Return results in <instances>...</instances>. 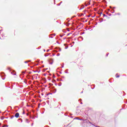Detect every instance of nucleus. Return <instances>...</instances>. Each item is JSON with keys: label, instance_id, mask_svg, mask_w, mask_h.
Masks as SVG:
<instances>
[{"label": "nucleus", "instance_id": "1", "mask_svg": "<svg viewBox=\"0 0 127 127\" xmlns=\"http://www.w3.org/2000/svg\"><path fill=\"white\" fill-rule=\"evenodd\" d=\"M15 118H18L19 117V113H16L15 115Z\"/></svg>", "mask_w": 127, "mask_h": 127}, {"label": "nucleus", "instance_id": "2", "mask_svg": "<svg viewBox=\"0 0 127 127\" xmlns=\"http://www.w3.org/2000/svg\"><path fill=\"white\" fill-rule=\"evenodd\" d=\"M75 120H78L79 121H85L83 119H79V118L78 117H76V118H75Z\"/></svg>", "mask_w": 127, "mask_h": 127}, {"label": "nucleus", "instance_id": "3", "mask_svg": "<svg viewBox=\"0 0 127 127\" xmlns=\"http://www.w3.org/2000/svg\"><path fill=\"white\" fill-rule=\"evenodd\" d=\"M84 7H85V6H84V5H82L81 6L80 9H83V8H84Z\"/></svg>", "mask_w": 127, "mask_h": 127}, {"label": "nucleus", "instance_id": "4", "mask_svg": "<svg viewBox=\"0 0 127 127\" xmlns=\"http://www.w3.org/2000/svg\"><path fill=\"white\" fill-rule=\"evenodd\" d=\"M28 62H30V61H25L24 63H28Z\"/></svg>", "mask_w": 127, "mask_h": 127}, {"label": "nucleus", "instance_id": "5", "mask_svg": "<svg viewBox=\"0 0 127 127\" xmlns=\"http://www.w3.org/2000/svg\"><path fill=\"white\" fill-rule=\"evenodd\" d=\"M90 4H91V3H90V2H88L87 3V5H90Z\"/></svg>", "mask_w": 127, "mask_h": 127}, {"label": "nucleus", "instance_id": "6", "mask_svg": "<svg viewBox=\"0 0 127 127\" xmlns=\"http://www.w3.org/2000/svg\"><path fill=\"white\" fill-rule=\"evenodd\" d=\"M117 75H118V74H116V78H119L120 77V75H117Z\"/></svg>", "mask_w": 127, "mask_h": 127}, {"label": "nucleus", "instance_id": "7", "mask_svg": "<svg viewBox=\"0 0 127 127\" xmlns=\"http://www.w3.org/2000/svg\"><path fill=\"white\" fill-rule=\"evenodd\" d=\"M57 56H60V54H57Z\"/></svg>", "mask_w": 127, "mask_h": 127}, {"label": "nucleus", "instance_id": "8", "mask_svg": "<svg viewBox=\"0 0 127 127\" xmlns=\"http://www.w3.org/2000/svg\"><path fill=\"white\" fill-rule=\"evenodd\" d=\"M85 4V6H88V4Z\"/></svg>", "mask_w": 127, "mask_h": 127}, {"label": "nucleus", "instance_id": "9", "mask_svg": "<svg viewBox=\"0 0 127 127\" xmlns=\"http://www.w3.org/2000/svg\"><path fill=\"white\" fill-rule=\"evenodd\" d=\"M45 57H47V56H48V55H45Z\"/></svg>", "mask_w": 127, "mask_h": 127}, {"label": "nucleus", "instance_id": "10", "mask_svg": "<svg viewBox=\"0 0 127 127\" xmlns=\"http://www.w3.org/2000/svg\"><path fill=\"white\" fill-rule=\"evenodd\" d=\"M49 50H47V52H49Z\"/></svg>", "mask_w": 127, "mask_h": 127}, {"label": "nucleus", "instance_id": "11", "mask_svg": "<svg viewBox=\"0 0 127 127\" xmlns=\"http://www.w3.org/2000/svg\"><path fill=\"white\" fill-rule=\"evenodd\" d=\"M52 35H54V36H55L56 35L55 34H53Z\"/></svg>", "mask_w": 127, "mask_h": 127}, {"label": "nucleus", "instance_id": "12", "mask_svg": "<svg viewBox=\"0 0 127 127\" xmlns=\"http://www.w3.org/2000/svg\"><path fill=\"white\" fill-rule=\"evenodd\" d=\"M50 38H53V37H52V36H50Z\"/></svg>", "mask_w": 127, "mask_h": 127}, {"label": "nucleus", "instance_id": "13", "mask_svg": "<svg viewBox=\"0 0 127 127\" xmlns=\"http://www.w3.org/2000/svg\"><path fill=\"white\" fill-rule=\"evenodd\" d=\"M57 5H60V4H58Z\"/></svg>", "mask_w": 127, "mask_h": 127}, {"label": "nucleus", "instance_id": "14", "mask_svg": "<svg viewBox=\"0 0 127 127\" xmlns=\"http://www.w3.org/2000/svg\"><path fill=\"white\" fill-rule=\"evenodd\" d=\"M80 38H82V39H83V37H80Z\"/></svg>", "mask_w": 127, "mask_h": 127}, {"label": "nucleus", "instance_id": "15", "mask_svg": "<svg viewBox=\"0 0 127 127\" xmlns=\"http://www.w3.org/2000/svg\"><path fill=\"white\" fill-rule=\"evenodd\" d=\"M108 55H109V54H107V55H106V56H108Z\"/></svg>", "mask_w": 127, "mask_h": 127}, {"label": "nucleus", "instance_id": "16", "mask_svg": "<svg viewBox=\"0 0 127 127\" xmlns=\"http://www.w3.org/2000/svg\"><path fill=\"white\" fill-rule=\"evenodd\" d=\"M32 126H33V123L32 124Z\"/></svg>", "mask_w": 127, "mask_h": 127}, {"label": "nucleus", "instance_id": "17", "mask_svg": "<svg viewBox=\"0 0 127 127\" xmlns=\"http://www.w3.org/2000/svg\"><path fill=\"white\" fill-rule=\"evenodd\" d=\"M44 52H45V50H44Z\"/></svg>", "mask_w": 127, "mask_h": 127}, {"label": "nucleus", "instance_id": "18", "mask_svg": "<svg viewBox=\"0 0 127 127\" xmlns=\"http://www.w3.org/2000/svg\"><path fill=\"white\" fill-rule=\"evenodd\" d=\"M80 104H81V105L83 104L82 102H81V103Z\"/></svg>", "mask_w": 127, "mask_h": 127}, {"label": "nucleus", "instance_id": "19", "mask_svg": "<svg viewBox=\"0 0 127 127\" xmlns=\"http://www.w3.org/2000/svg\"><path fill=\"white\" fill-rule=\"evenodd\" d=\"M23 73H25V72H23Z\"/></svg>", "mask_w": 127, "mask_h": 127}, {"label": "nucleus", "instance_id": "20", "mask_svg": "<svg viewBox=\"0 0 127 127\" xmlns=\"http://www.w3.org/2000/svg\"><path fill=\"white\" fill-rule=\"evenodd\" d=\"M60 36H61V37H62V36L61 35Z\"/></svg>", "mask_w": 127, "mask_h": 127}, {"label": "nucleus", "instance_id": "21", "mask_svg": "<svg viewBox=\"0 0 127 127\" xmlns=\"http://www.w3.org/2000/svg\"><path fill=\"white\" fill-rule=\"evenodd\" d=\"M23 115H24V113H23Z\"/></svg>", "mask_w": 127, "mask_h": 127}, {"label": "nucleus", "instance_id": "22", "mask_svg": "<svg viewBox=\"0 0 127 127\" xmlns=\"http://www.w3.org/2000/svg\"><path fill=\"white\" fill-rule=\"evenodd\" d=\"M14 75H16V74L15 73Z\"/></svg>", "mask_w": 127, "mask_h": 127}, {"label": "nucleus", "instance_id": "23", "mask_svg": "<svg viewBox=\"0 0 127 127\" xmlns=\"http://www.w3.org/2000/svg\"><path fill=\"white\" fill-rule=\"evenodd\" d=\"M69 34H68L67 35H69Z\"/></svg>", "mask_w": 127, "mask_h": 127}, {"label": "nucleus", "instance_id": "24", "mask_svg": "<svg viewBox=\"0 0 127 127\" xmlns=\"http://www.w3.org/2000/svg\"><path fill=\"white\" fill-rule=\"evenodd\" d=\"M3 80H4V78H3Z\"/></svg>", "mask_w": 127, "mask_h": 127}]
</instances>
